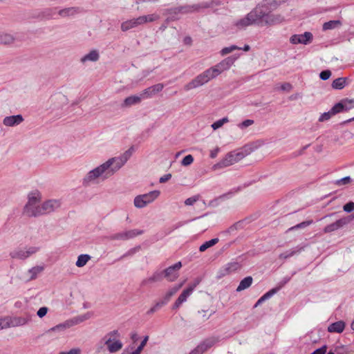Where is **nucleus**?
<instances>
[{
	"instance_id": "obj_52",
	"label": "nucleus",
	"mask_w": 354,
	"mask_h": 354,
	"mask_svg": "<svg viewBox=\"0 0 354 354\" xmlns=\"http://www.w3.org/2000/svg\"><path fill=\"white\" fill-rule=\"evenodd\" d=\"M326 352L327 346L326 345H324L321 348L315 349L310 354H326Z\"/></svg>"
},
{
	"instance_id": "obj_31",
	"label": "nucleus",
	"mask_w": 354,
	"mask_h": 354,
	"mask_svg": "<svg viewBox=\"0 0 354 354\" xmlns=\"http://www.w3.org/2000/svg\"><path fill=\"white\" fill-rule=\"evenodd\" d=\"M91 259V256L86 254H80L77 257V260L75 263V265L78 268H82L84 266L87 262Z\"/></svg>"
},
{
	"instance_id": "obj_1",
	"label": "nucleus",
	"mask_w": 354,
	"mask_h": 354,
	"mask_svg": "<svg viewBox=\"0 0 354 354\" xmlns=\"http://www.w3.org/2000/svg\"><path fill=\"white\" fill-rule=\"evenodd\" d=\"M133 147H131L119 156L109 158L104 163L89 171L82 178V185L88 187L98 182L99 179L105 180L120 170L132 156Z\"/></svg>"
},
{
	"instance_id": "obj_7",
	"label": "nucleus",
	"mask_w": 354,
	"mask_h": 354,
	"mask_svg": "<svg viewBox=\"0 0 354 354\" xmlns=\"http://www.w3.org/2000/svg\"><path fill=\"white\" fill-rule=\"evenodd\" d=\"M160 194L158 190H153L149 193L138 195L135 197L133 203L137 208H143L148 204L154 201Z\"/></svg>"
},
{
	"instance_id": "obj_60",
	"label": "nucleus",
	"mask_w": 354,
	"mask_h": 354,
	"mask_svg": "<svg viewBox=\"0 0 354 354\" xmlns=\"http://www.w3.org/2000/svg\"><path fill=\"white\" fill-rule=\"evenodd\" d=\"M171 178V174H165V175H164V176H162V177L160 178L159 182L160 183H164L168 181Z\"/></svg>"
},
{
	"instance_id": "obj_47",
	"label": "nucleus",
	"mask_w": 354,
	"mask_h": 354,
	"mask_svg": "<svg viewBox=\"0 0 354 354\" xmlns=\"http://www.w3.org/2000/svg\"><path fill=\"white\" fill-rule=\"evenodd\" d=\"M221 5V1L220 0H211L209 1L204 2L203 7L205 8H213L214 6H218Z\"/></svg>"
},
{
	"instance_id": "obj_41",
	"label": "nucleus",
	"mask_w": 354,
	"mask_h": 354,
	"mask_svg": "<svg viewBox=\"0 0 354 354\" xmlns=\"http://www.w3.org/2000/svg\"><path fill=\"white\" fill-rule=\"evenodd\" d=\"M228 121H229L228 118L225 117V118H223L222 119L218 120L216 121L215 122H214L211 127H212V129L214 130H216V129H219L220 127H221L224 124L228 122Z\"/></svg>"
},
{
	"instance_id": "obj_55",
	"label": "nucleus",
	"mask_w": 354,
	"mask_h": 354,
	"mask_svg": "<svg viewBox=\"0 0 354 354\" xmlns=\"http://www.w3.org/2000/svg\"><path fill=\"white\" fill-rule=\"evenodd\" d=\"M66 328L65 325L64 324H59V325H57L53 328H51L50 329H49L46 333L47 334H49L51 332H53V331H58V330H63Z\"/></svg>"
},
{
	"instance_id": "obj_33",
	"label": "nucleus",
	"mask_w": 354,
	"mask_h": 354,
	"mask_svg": "<svg viewBox=\"0 0 354 354\" xmlns=\"http://www.w3.org/2000/svg\"><path fill=\"white\" fill-rule=\"evenodd\" d=\"M346 85V79L344 77H339L335 79L332 83V87L334 89H342Z\"/></svg>"
},
{
	"instance_id": "obj_32",
	"label": "nucleus",
	"mask_w": 354,
	"mask_h": 354,
	"mask_svg": "<svg viewBox=\"0 0 354 354\" xmlns=\"http://www.w3.org/2000/svg\"><path fill=\"white\" fill-rule=\"evenodd\" d=\"M218 241H219V239L218 238H214V239H211L209 241H207L205 242L204 243H203L199 247V251L200 252H204L207 249H208V248L214 246V245H216Z\"/></svg>"
},
{
	"instance_id": "obj_10",
	"label": "nucleus",
	"mask_w": 354,
	"mask_h": 354,
	"mask_svg": "<svg viewBox=\"0 0 354 354\" xmlns=\"http://www.w3.org/2000/svg\"><path fill=\"white\" fill-rule=\"evenodd\" d=\"M29 319L27 317H4L0 318V324L2 326L1 329L9 327H16L23 326L27 324Z\"/></svg>"
},
{
	"instance_id": "obj_39",
	"label": "nucleus",
	"mask_w": 354,
	"mask_h": 354,
	"mask_svg": "<svg viewBox=\"0 0 354 354\" xmlns=\"http://www.w3.org/2000/svg\"><path fill=\"white\" fill-rule=\"evenodd\" d=\"M235 50H241V48L239 47L236 45H232L230 46L225 47V48H222V50L220 51V54L222 56H225L229 53H231L232 52H233Z\"/></svg>"
},
{
	"instance_id": "obj_57",
	"label": "nucleus",
	"mask_w": 354,
	"mask_h": 354,
	"mask_svg": "<svg viewBox=\"0 0 354 354\" xmlns=\"http://www.w3.org/2000/svg\"><path fill=\"white\" fill-rule=\"evenodd\" d=\"M82 352L81 349L80 348H71L68 352H61L59 354H80Z\"/></svg>"
},
{
	"instance_id": "obj_49",
	"label": "nucleus",
	"mask_w": 354,
	"mask_h": 354,
	"mask_svg": "<svg viewBox=\"0 0 354 354\" xmlns=\"http://www.w3.org/2000/svg\"><path fill=\"white\" fill-rule=\"evenodd\" d=\"M333 115H334V114L330 109L329 111L322 113L319 118V122L326 121V120H329Z\"/></svg>"
},
{
	"instance_id": "obj_25",
	"label": "nucleus",
	"mask_w": 354,
	"mask_h": 354,
	"mask_svg": "<svg viewBox=\"0 0 354 354\" xmlns=\"http://www.w3.org/2000/svg\"><path fill=\"white\" fill-rule=\"evenodd\" d=\"M252 277H245L243 279H242L240 283H239V285L238 286L237 288H236V291L237 292H241L248 288H249L252 283Z\"/></svg>"
},
{
	"instance_id": "obj_21",
	"label": "nucleus",
	"mask_w": 354,
	"mask_h": 354,
	"mask_svg": "<svg viewBox=\"0 0 354 354\" xmlns=\"http://www.w3.org/2000/svg\"><path fill=\"white\" fill-rule=\"evenodd\" d=\"M345 328V323L343 321H338L330 324L328 327V330L330 333H340L343 332Z\"/></svg>"
},
{
	"instance_id": "obj_2",
	"label": "nucleus",
	"mask_w": 354,
	"mask_h": 354,
	"mask_svg": "<svg viewBox=\"0 0 354 354\" xmlns=\"http://www.w3.org/2000/svg\"><path fill=\"white\" fill-rule=\"evenodd\" d=\"M41 199V194L37 191L28 194L23 214L28 217H38L54 212L61 205L60 201L55 199L48 200L40 204Z\"/></svg>"
},
{
	"instance_id": "obj_28",
	"label": "nucleus",
	"mask_w": 354,
	"mask_h": 354,
	"mask_svg": "<svg viewBox=\"0 0 354 354\" xmlns=\"http://www.w3.org/2000/svg\"><path fill=\"white\" fill-rule=\"evenodd\" d=\"M137 24L135 18L125 21L121 24V30L126 32L130 29L137 28Z\"/></svg>"
},
{
	"instance_id": "obj_29",
	"label": "nucleus",
	"mask_w": 354,
	"mask_h": 354,
	"mask_svg": "<svg viewBox=\"0 0 354 354\" xmlns=\"http://www.w3.org/2000/svg\"><path fill=\"white\" fill-rule=\"evenodd\" d=\"M341 25L342 22L339 20H331L325 22L323 24L322 29L323 30H333L337 27H339Z\"/></svg>"
},
{
	"instance_id": "obj_53",
	"label": "nucleus",
	"mask_w": 354,
	"mask_h": 354,
	"mask_svg": "<svg viewBox=\"0 0 354 354\" xmlns=\"http://www.w3.org/2000/svg\"><path fill=\"white\" fill-rule=\"evenodd\" d=\"M330 75L331 72L329 70L323 71L319 74V77L322 80H326L329 79Z\"/></svg>"
},
{
	"instance_id": "obj_19",
	"label": "nucleus",
	"mask_w": 354,
	"mask_h": 354,
	"mask_svg": "<svg viewBox=\"0 0 354 354\" xmlns=\"http://www.w3.org/2000/svg\"><path fill=\"white\" fill-rule=\"evenodd\" d=\"M143 99L141 93L139 95H131L126 97L121 104L122 108H128L133 105L138 104Z\"/></svg>"
},
{
	"instance_id": "obj_22",
	"label": "nucleus",
	"mask_w": 354,
	"mask_h": 354,
	"mask_svg": "<svg viewBox=\"0 0 354 354\" xmlns=\"http://www.w3.org/2000/svg\"><path fill=\"white\" fill-rule=\"evenodd\" d=\"M100 58L99 53L97 50H93L90 51L88 54L84 55L80 61L82 63H85L86 62H97Z\"/></svg>"
},
{
	"instance_id": "obj_30",
	"label": "nucleus",
	"mask_w": 354,
	"mask_h": 354,
	"mask_svg": "<svg viewBox=\"0 0 354 354\" xmlns=\"http://www.w3.org/2000/svg\"><path fill=\"white\" fill-rule=\"evenodd\" d=\"M182 284H180L178 286H176L173 288H171L165 295L162 301L165 302V304L168 303V301L170 300L171 297L176 294L178 290L181 288Z\"/></svg>"
},
{
	"instance_id": "obj_43",
	"label": "nucleus",
	"mask_w": 354,
	"mask_h": 354,
	"mask_svg": "<svg viewBox=\"0 0 354 354\" xmlns=\"http://www.w3.org/2000/svg\"><path fill=\"white\" fill-rule=\"evenodd\" d=\"M281 286L277 287L274 288H272L268 292H267L266 294H264L261 297L264 300V301L270 297H272L275 293H277L281 288Z\"/></svg>"
},
{
	"instance_id": "obj_11",
	"label": "nucleus",
	"mask_w": 354,
	"mask_h": 354,
	"mask_svg": "<svg viewBox=\"0 0 354 354\" xmlns=\"http://www.w3.org/2000/svg\"><path fill=\"white\" fill-rule=\"evenodd\" d=\"M38 250L39 248L37 247H29L26 249L17 248L10 252V256L12 259L24 260L35 254Z\"/></svg>"
},
{
	"instance_id": "obj_4",
	"label": "nucleus",
	"mask_w": 354,
	"mask_h": 354,
	"mask_svg": "<svg viewBox=\"0 0 354 354\" xmlns=\"http://www.w3.org/2000/svg\"><path fill=\"white\" fill-rule=\"evenodd\" d=\"M120 333L118 330H113L107 333L96 344L97 353H115L119 352L122 346V342L119 339Z\"/></svg>"
},
{
	"instance_id": "obj_46",
	"label": "nucleus",
	"mask_w": 354,
	"mask_h": 354,
	"mask_svg": "<svg viewBox=\"0 0 354 354\" xmlns=\"http://www.w3.org/2000/svg\"><path fill=\"white\" fill-rule=\"evenodd\" d=\"M297 252H298V250L291 249V250H287V251L280 254L279 258L286 259L292 257L294 254H295Z\"/></svg>"
},
{
	"instance_id": "obj_20",
	"label": "nucleus",
	"mask_w": 354,
	"mask_h": 354,
	"mask_svg": "<svg viewBox=\"0 0 354 354\" xmlns=\"http://www.w3.org/2000/svg\"><path fill=\"white\" fill-rule=\"evenodd\" d=\"M214 310L210 308H203L197 313V319L200 322H205L214 313Z\"/></svg>"
},
{
	"instance_id": "obj_50",
	"label": "nucleus",
	"mask_w": 354,
	"mask_h": 354,
	"mask_svg": "<svg viewBox=\"0 0 354 354\" xmlns=\"http://www.w3.org/2000/svg\"><path fill=\"white\" fill-rule=\"evenodd\" d=\"M203 5L204 2L198 4L190 5L191 13L194 12H198L201 9H205V7H203Z\"/></svg>"
},
{
	"instance_id": "obj_9",
	"label": "nucleus",
	"mask_w": 354,
	"mask_h": 354,
	"mask_svg": "<svg viewBox=\"0 0 354 354\" xmlns=\"http://www.w3.org/2000/svg\"><path fill=\"white\" fill-rule=\"evenodd\" d=\"M243 158V154L242 153L230 152L228 153L222 160L216 164L214 167L219 169L227 167L239 162Z\"/></svg>"
},
{
	"instance_id": "obj_15",
	"label": "nucleus",
	"mask_w": 354,
	"mask_h": 354,
	"mask_svg": "<svg viewBox=\"0 0 354 354\" xmlns=\"http://www.w3.org/2000/svg\"><path fill=\"white\" fill-rule=\"evenodd\" d=\"M216 343L214 338H209L201 342L194 351L189 354H202L207 351Z\"/></svg>"
},
{
	"instance_id": "obj_38",
	"label": "nucleus",
	"mask_w": 354,
	"mask_h": 354,
	"mask_svg": "<svg viewBox=\"0 0 354 354\" xmlns=\"http://www.w3.org/2000/svg\"><path fill=\"white\" fill-rule=\"evenodd\" d=\"M108 239L111 241H127L124 231L111 234Z\"/></svg>"
},
{
	"instance_id": "obj_5",
	"label": "nucleus",
	"mask_w": 354,
	"mask_h": 354,
	"mask_svg": "<svg viewBox=\"0 0 354 354\" xmlns=\"http://www.w3.org/2000/svg\"><path fill=\"white\" fill-rule=\"evenodd\" d=\"M260 26H271L279 24L284 21V17L279 14H273L269 11L266 3L258 6Z\"/></svg>"
},
{
	"instance_id": "obj_35",
	"label": "nucleus",
	"mask_w": 354,
	"mask_h": 354,
	"mask_svg": "<svg viewBox=\"0 0 354 354\" xmlns=\"http://www.w3.org/2000/svg\"><path fill=\"white\" fill-rule=\"evenodd\" d=\"M313 223V220H308V221H303L295 226H292L291 227H290L287 232H291V231H293V230H299V229H304L309 225H310L312 223Z\"/></svg>"
},
{
	"instance_id": "obj_40",
	"label": "nucleus",
	"mask_w": 354,
	"mask_h": 354,
	"mask_svg": "<svg viewBox=\"0 0 354 354\" xmlns=\"http://www.w3.org/2000/svg\"><path fill=\"white\" fill-rule=\"evenodd\" d=\"M240 268V265L237 262H232L227 263L225 266V271L227 273H230L234 271H236Z\"/></svg>"
},
{
	"instance_id": "obj_64",
	"label": "nucleus",
	"mask_w": 354,
	"mask_h": 354,
	"mask_svg": "<svg viewBox=\"0 0 354 354\" xmlns=\"http://www.w3.org/2000/svg\"><path fill=\"white\" fill-rule=\"evenodd\" d=\"M180 6L171 8V9L168 10L167 12L169 14H178V13H181V10H180Z\"/></svg>"
},
{
	"instance_id": "obj_48",
	"label": "nucleus",
	"mask_w": 354,
	"mask_h": 354,
	"mask_svg": "<svg viewBox=\"0 0 354 354\" xmlns=\"http://www.w3.org/2000/svg\"><path fill=\"white\" fill-rule=\"evenodd\" d=\"M194 162V158L192 155H187L183 158L181 161L183 166H189Z\"/></svg>"
},
{
	"instance_id": "obj_59",
	"label": "nucleus",
	"mask_w": 354,
	"mask_h": 354,
	"mask_svg": "<svg viewBox=\"0 0 354 354\" xmlns=\"http://www.w3.org/2000/svg\"><path fill=\"white\" fill-rule=\"evenodd\" d=\"M180 10H181V13H183V14L191 13L190 5L180 6Z\"/></svg>"
},
{
	"instance_id": "obj_58",
	"label": "nucleus",
	"mask_w": 354,
	"mask_h": 354,
	"mask_svg": "<svg viewBox=\"0 0 354 354\" xmlns=\"http://www.w3.org/2000/svg\"><path fill=\"white\" fill-rule=\"evenodd\" d=\"M47 312H48V308L41 307L38 310L37 315L39 317H43L44 316H45L46 315Z\"/></svg>"
},
{
	"instance_id": "obj_3",
	"label": "nucleus",
	"mask_w": 354,
	"mask_h": 354,
	"mask_svg": "<svg viewBox=\"0 0 354 354\" xmlns=\"http://www.w3.org/2000/svg\"><path fill=\"white\" fill-rule=\"evenodd\" d=\"M236 59V57L234 56L227 57L215 66L205 70L186 84L184 86L185 91H188L205 84L223 72L229 70Z\"/></svg>"
},
{
	"instance_id": "obj_56",
	"label": "nucleus",
	"mask_w": 354,
	"mask_h": 354,
	"mask_svg": "<svg viewBox=\"0 0 354 354\" xmlns=\"http://www.w3.org/2000/svg\"><path fill=\"white\" fill-rule=\"evenodd\" d=\"M198 200V196H193L188 198L185 200V204L186 205H192L194 203H196Z\"/></svg>"
},
{
	"instance_id": "obj_34",
	"label": "nucleus",
	"mask_w": 354,
	"mask_h": 354,
	"mask_svg": "<svg viewBox=\"0 0 354 354\" xmlns=\"http://www.w3.org/2000/svg\"><path fill=\"white\" fill-rule=\"evenodd\" d=\"M125 236L127 240L131 239L137 236L141 235L144 233V231L142 230H130L127 231H124Z\"/></svg>"
},
{
	"instance_id": "obj_27",
	"label": "nucleus",
	"mask_w": 354,
	"mask_h": 354,
	"mask_svg": "<svg viewBox=\"0 0 354 354\" xmlns=\"http://www.w3.org/2000/svg\"><path fill=\"white\" fill-rule=\"evenodd\" d=\"M44 268L42 266H35L30 270H28V272L30 274V277L28 278V281L32 280L37 278V274L41 272L44 270Z\"/></svg>"
},
{
	"instance_id": "obj_51",
	"label": "nucleus",
	"mask_w": 354,
	"mask_h": 354,
	"mask_svg": "<svg viewBox=\"0 0 354 354\" xmlns=\"http://www.w3.org/2000/svg\"><path fill=\"white\" fill-rule=\"evenodd\" d=\"M343 210L348 213L352 212L354 210V203L351 201L344 205Z\"/></svg>"
},
{
	"instance_id": "obj_17",
	"label": "nucleus",
	"mask_w": 354,
	"mask_h": 354,
	"mask_svg": "<svg viewBox=\"0 0 354 354\" xmlns=\"http://www.w3.org/2000/svg\"><path fill=\"white\" fill-rule=\"evenodd\" d=\"M164 279V273L162 271H156L153 273V274L144 279L141 282L142 286H148L151 285L152 283L160 282Z\"/></svg>"
},
{
	"instance_id": "obj_63",
	"label": "nucleus",
	"mask_w": 354,
	"mask_h": 354,
	"mask_svg": "<svg viewBox=\"0 0 354 354\" xmlns=\"http://www.w3.org/2000/svg\"><path fill=\"white\" fill-rule=\"evenodd\" d=\"M131 339L132 340L133 344H136V342L139 340V336L138 333L136 332L131 333Z\"/></svg>"
},
{
	"instance_id": "obj_62",
	"label": "nucleus",
	"mask_w": 354,
	"mask_h": 354,
	"mask_svg": "<svg viewBox=\"0 0 354 354\" xmlns=\"http://www.w3.org/2000/svg\"><path fill=\"white\" fill-rule=\"evenodd\" d=\"M292 88V85L290 83H284L281 86V89L282 91H290Z\"/></svg>"
},
{
	"instance_id": "obj_61",
	"label": "nucleus",
	"mask_w": 354,
	"mask_h": 354,
	"mask_svg": "<svg viewBox=\"0 0 354 354\" xmlns=\"http://www.w3.org/2000/svg\"><path fill=\"white\" fill-rule=\"evenodd\" d=\"M136 19V24H137V26H142L143 24H145V21L144 20V17H143V15L142 16H140L137 18H135Z\"/></svg>"
},
{
	"instance_id": "obj_14",
	"label": "nucleus",
	"mask_w": 354,
	"mask_h": 354,
	"mask_svg": "<svg viewBox=\"0 0 354 354\" xmlns=\"http://www.w3.org/2000/svg\"><path fill=\"white\" fill-rule=\"evenodd\" d=\"M354 106V100H344L335 104L332 108L331 111L334 115L340 113L343 111H348Z\"/></svg>"
},
{
	"instance_id": "obj_23",
	"label": "nucleus",
	"mask_w": 354,
	"mask_h": 354,
	"mask_svg": "<svg viewBox=\"0 0 354 354\" xmlns=\"http://www.w3.org/2000/svg\"><path fill=\"white\" fill-rule=\"evenodd\" d=\"M196 285L197 283L193 284L188 287L187 288H186L185 290H184L182 292V293L179 295L177 299L180 301L182 304L186 301L187 297L192 295Z\"/></svg>"
},
{
	"instance_id": "obj_54",
	"label": "nucleus",
	"mask_w": 354,
	"mask_h": 354,
	"mask_svg": "<svg viewBox=\"0 0 354 354\" xmlns=\"http://www.w3.org/2000/svg\"><path fill=\"white\" fill-rule=\"evenodd\" d=\"M254 124V120H245L239 124V127L241 129L246 128Z\"/></svg>"
},
{
	"instance_id": "obj_8",
	"label": "nucleus",
	"mask_w": 354,
	"mask_h": 354,
	"mask_svg": "<svg viewBox=\"0 0 354 354\" xmlns=\"http://www.w3.org/2000/svg\"><path fill=\"white\" fill-rule=\"evenodd\" d=\"M354 219V214L343 216L333 223L327 225L323 230L324 233H331L342 229L348 225Z\"/></svg>"
},
{
	"instance_id": "obj_42",
	"label": "nucleus",
	"mask_w": 354,
	"mask_h": 354,
	"mask_svg": "<svg viewBox=\"0 0 354 354\" xmlns=\"http://www.w3.org/2000/svg\"><path fill=\"white\" fill-rule=\"evenodd\" d=\"M92 316V313H90V312H88L86 313V314L84 315H80L77 317H75L74 319H75V322L74 323L75 324H79V323H81L85 320H87L88 319H90Z\"/></svg>"
},
{
	"instance_id": "obj_16",
	"label": "nucleus",
	"mask_w": 354,
	"mask_h": 354,
	"mask_svg": "<svg viewBox=\"0 0 354 354\" xmlns=\"http://www.w3.org/2000/svg\"><path fill=\"white\" fill-rule=\"evenodd\" d=\"M163 88H164L163 84H161V83L156 84L155 85H153L147 88L144 91H142V92L141 93V95H142L143 99L151 97L154 95L160 92L163 89Z\"/></svg>"
},
{
	"instance_id": "obj_6",
	"label": "nucleus",
	"mask_w": 354,
	"mask_h": 354,
	"mask_svg": "<svg viewBox=\"0 0 354 354\" xmlns=\"http://www.w3.org/2000/svg\"><path fill=\"white\" fill-rule=\"evenodd\" d=\"M258 6L248 12L244 17L235 20L233 26L239 30H245L247 27L257 25L260 26Z\"/></svg>"
},
{
	"instance_id": "obj_44",
	"label": "nucleus",
	"mask_w": 354,
	"mask_h": 354,
	"mask_svg": "<svg viewBox=\"0 0 354 354\" xmlns=\"http://www.w3.org/2000/svg\"><path fill=\"white\" fill-rule=\"evenodd\" d=\"M165 304L162 300L157 302L153 307H151L148 311L147 314L151 315L156 312L158 310L161 308Z\"/></svg>"
},
{
	"instance_id": "obj_37",
	"label": "nucleus",
	"mask_w": 354,
	"mask_h": 354,
	"mask_svg": "<svg viewBox=\"0 0 354 354\" xmlns=\"http://www.w3.org/2000/svg\"><path fill=\"white\" fill-rule=\"evenodd\" d=\"M352 182V178L350 176H346L341 179L336 180L333 181V184L337 187H341L343 185H347Z\"/></svg>"
},
{
	"instance_id": "obj_26",
	"label": "nucleus",
	"mask_w": 354,
	"mask_h": 354,
	"mask_svg": "<svg viewBox=\"0 0 354 354\" xmlns=\"http://www.w3.org/2000/svg\"><path fill=\"white\" fill-rule=\"evenodd\" d=\"M350 351L347 346L343 345H337L331 348L327 354H347Z\"/></svg>"
},
{
	"instance_id": "obj_13",
	"label": "nucleus",
	"mask_w": 354,
	"mask_h": 354,
	"mask_svg": "<svg viewBox=\"0 0 354 354\" xmlns=\"http://www.w3.org/2000/svg\"><path fill=\"white\" fill-rule=\"evenodd\" d=\"M313 34L310 32H305L304 34L293 35L290 38V42L292 44H310L313 40Z\"/></svg>"
},
{
	"instance_id": "obj_24",
	"label": "nucleus",
	"mask_w": 354,
	"mask_h": 354,
	"mask_svg": "<svg viewBox=\"0 0 354 354\" xmlns=\"http://www.w3.org/2000/svg\"><path fill=\"white\" fill-rule=\"evenodd\" d=\"M15 40L14 35L7 32H0V44H11Z\"/></svg>"
},
{
	"instance_id": "obj_45",
	"label": "nucleus",
	"mask_w": 354,
	"mask_h": 354,
	"mask_svg": "<svg viewBox=\"0 0 354 354\" xmlns=\"http://www.w3.org/2000/svg\"><path fill=\"white\" fill-rule=\"evenodd\" d=\"M143 17L145 24H147L158 20L160 18V16L157 14L153 13L151 15H143Z\"/></svg>"
},
{
	"instance_id": "obj_36",
	"label": "nucleus",
	"mask_w": 354,
	"mask_h": 354,
	"mask_svg": "<svg viewBox=\"0 0 354 354\" xmlns=\"http://www.w3.org/2000/svg\"><path fill=\"white\" fill-rule=\"evenodd\" d=\"M77 13V9L75 8H67L65 9L60 10L59 15L62 17H68L74 15Z\"/></svg>"
},
{
	"instance_id": "obj_12",
	"label": "nucleus",
	"mask_w": 354,
	"mask_h": 354,
	"mask_svg": "<svg viewBox=\"0 0 354 354\" xmlns=\"http://www.w3.org/2000/svg\"><path fill=\"white\" fill-rule=\"evenodd\" d=\"M182 263L180 261L168 267L162 272L164 273V278L169 281H174L178 277V270L181 268Z\"/></svg>"
},
{
	"instance_id": "obj_18",
	"label": "nucleus",
	"mask_w": 354,
	"mask_h": 354,
	"mask_svg": "<svg viewBox=\"0 0 354 354\" xmlns=\"http://www.w3.org/2000/svg\"><path fill=\"white\" fill-rule=\"evenodd\" d=\"M24 120L23 116L19 114L5 117L3 120V124L6 127H13L20 124Z\"/></svg>"
}]
</instances>
